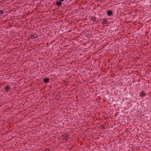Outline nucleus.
Segmentation results:
<instances>
[{"mask_svg":"<svg viewBox=\"0 0 151 151\" xmlns=\"http://www.w3.org/2000/svg\"><path fill=\"white\" fill-rule=\"evenodd\" d=\"M140 94V96L141 97H142L143 96H144L145 95V93L144 91H142L140 92L139 93Z\"/></svg>","mask_w":151,"mask_h":151,"instance_id":"nucleus-1","label":"nucleus"},{"mask_svg":"<svg viewBox=\"0 0 151 151\" xmlns=\"http://www.w3.org/2000/svg\"><path fill=\"white\" fill-rule=\"evenodd\" d=\"M107 14L108 16H111L113 14V12L112 11L109 10L107 12Z\"/></svg>","mask_w":151,"mask_h":151,"instance_id":"nucleus-2","label":"nucleus"},{"mask_svg":"<svg viewBox=\"0 0 151 151\" xmlns=\"http://www.w3.org/2000/svg\"><path fill=\"white\" fill-rule=\"evenodd\" d=\"M108 20L107 19L104 18L103 19V21L102 23L103 24H107V23Z\"/></svg>","mask_w":151,"mask_h":151,"instance_id":"nucleus-3","label":"nucleus"},{"mask_svg":"<svg viewBox=\"0 0 151 151\" xmlns=\"http://www.w3.org/2000/svg\"><path fill=\"white\" fill-rule=\"evenodd\" d=\"M44 83H47L49 81V79L48 78H45L44 79Z\"/></svg>","mask_w":151,"mask_h":151,"instance_id":"nucleus-4","label":"nucleus"},{"mask_svg":"<svg viewBox=\"0 0 151 151\" xmlns=\"http://www.w3.org/2000/svg\"><path fill=\"white\" fill-rule=\"evenodd\" d=\"M62 3L60 1H57L56 2V4L58 6H60L62 5Z\"/></svg>","mask_w":151,"mask_h":151,"instance_id":"nucleus-5","label":"nucleus"},{"mask_svg":"<svg viewBox=\"0 0 151 151\" xmlns=\"http://www.w3.org/2000/svg\"><path fill=\"white\" fill-rule=\"evenodd\" d=\"M9 88L8 87H7L5 88V91H6L8 92L9 91Z\"/></svg>","mask_w":151,"mask_h":151,"instance_id":"nucleus-6","label":"nucleus"},{"mask_svg":"<svg viewBox=\"0 0 151 151\" xmlns=\"http://www.w3.org/2000/svg\"><path fill=\"white\" fill-rule=\"evenodd\" d=\"M4 11L3 10H0V14H2L4 13Z\"/></svg>","mask_w":151,"mask_h":151,"instance_id":"nucleus-7","label":"nucleus"},{"mask_svg":"<svg viewBox=\"0 0 151 151\" xmlns=\"http://www.w3.org/2000/svg\"><path fill=\"white\" fill-rule=\"evenodd\" d=\"M66 137L65 138V140H67L68 138V137Z\"/></svg>","mask_w":151,"mask_h":151,"instance_id":"nucleus-8","label":"nucleus"},{"mask_svg":"<svg viewBox=\"0 0 151 151\" xmlns=\"http://www.w3.org/2000/svg\"><path fill=\"white\" fill-rule=\"evenodd\" d=\"M106 0H100V1L102 2H104Z\"/></svg>","mask_w":151,"mask_h":151,"instance_id":"nucleus-9","label":"nucleus"},{"mask_svg":"<svg viewBox=\"0 0 151 151\" xmlns=\"http://www.w3.org/2000/svg\"><path fill=\"white\" fill-rule=\"evenodd\" d=\"M60 0L61 1H63L64 0Z\"/></svg>","mask_w":151,"mask_h":151,"instance_id":"nucleus-10","label":"nucleus"}]
</instances>
